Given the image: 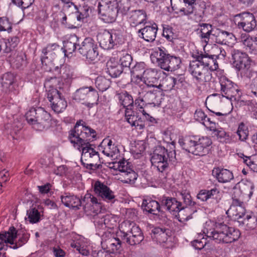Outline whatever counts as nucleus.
Listing matches in <instances>:
<instances>
[{"label":"nucleus","mask_w":257,"mask_h":257,"mask_svg":"<svg viewBox=\"0 0 257 257\" xmlns=\"http://www.w3.org/2000/svg\"><path fill=\"white\" fill-rule=\"evenodd\" d=\"M182 199L186 206L193 207L196 203L192 201L191 196L189 193L184 191L180 193Z\"/></svg>","instance_id":"nucleus-61"},{"label":"nucleus","mask_w":257,"mask_h":257,"mask_svg":"<svg viewBox=\"0 0 257 257\" xmlns=\"http://www.w3.org/2000/svg\"><path fill=\"white\" fill-rule=\"evenodd\" d=\"M208 200L209 199H215L216 202L220 199L221 196L220 191L216 187H214L210 190H207Z\"/></svg>","instance_id":"nucleus-62"},{"label":"nucleus","mask_w":257,"mask_h":257,"mask_svg":"<svg viewBox=\"0 0 257 257\" xmlns=\"http://www.w3.org/2000/svg\"><path fill=\"white\" fill-rule=\"evenodd\" d=\"M78 40V38L75 35H73L64 42L63 49L65 56H68V55L72 54L75 51Z\"/></svg>","instance_id":"nucleus-39"},{"label":"nucleus","mask_w":257,"mask_h":257,"mask_svg":"<svg viewBox=\"0 0 257 257\" xmlns=\"http://www.w3.org/2000/svg\"><path fill=\"white\" fill-rule=\"evenodd\" d=\"M159 201L161 206L165 207L170 212H177L182 206L181 202L178 201L175 198L163 196Z\"/></svg>","instance_id":"nucleus-25"},{"label":"nucleus","mask_w":257,"mask_h":257,"mask_svg":"<svg viewBox=\"0 0 257 257\" xmlns=\"http://www.w3.org/2000/svg\"><path fill=\"white\" fill-rule=\"evenodd\" d=\"M144 239L143 233L138 226L135 227L133 231L130 233L122 241L131 245H135L140 243Z\"/></svg>","instance_id":"nucleus-30"},{"label":"nucleus","mask_w":257,"mask_h":257,"mask_svg":"<svg viewBox=\"0 0 257 257\" xmlns=\"http://www.w3.org/2000/svg\"><path fill=\"white\" fill-rule=\"evenodd\" d=\"M107 246L112 252H115L121 248V240L119 238H109L107 241Z\"/></svg>","instance_id":"nucleus-58"},{"label":"nucleus","mask_w":257,"mask_h":257,"mask_svg":"<svg viewBox=\"0 0 257 257\" xmlns=\"http://www.w3.org/2000/svg\"><path fill=\"white\" fill-rule=\"evenodd\" d=\"M58 82L56 77L46 80L44 86L47 91V98L51 103L52 109L56 112H62L67 107V102L62 98L61 93L55 88Z\"/></svg>","instance_id":"nucleus-7"},{"label":"nucleus","mask_w":257,"mask_h":257,"mask_svg":"<svg viewBox=\"0 0 257 257\" xmlns=\"http://www.w3.org/2000/svg\"><path fill=\"white\" fill-rule=\"evenodd\" d=\"M248 132L247 126L243 122L240 123L236 132L239 140L241 141H245L248 138Z\"/></svg>","instance_id":"nucleus-57"},{"label":"nucleus","mask_w":257,"mask_h":257,"mask_svg":"<svg viewBox=\"0 0 257 257\" xmlns=\"http://www.w3.org/2000/svg\"><path fill=\"white\" fill-rule=\"evenodd\" d=\"M144 83L147 88L150 87H156L159 77L158 71L155 69H148L143 76Z\"/></svg>","instance_id":"nucleus-29"},{"label":"nucleus","mask_w":257,"mask_h":257,"mask_svg":"<svg viewBox=\"0 0 257 257\" xmlns=\"http://www.w3.org/2000/svg\"><path fill=\"white\" fill-rule=\"evenodd\" d=\"M27 215L30 223H37L41 220V214L37 209L34 207L30 208L27 211Z\"/></svg>","instance_id":"nucleus-52"},{"label":"nucleus","mask_w":257,"mask_h":257,"mask_svg":"<svg viewBox=\"0 0 257 257\" xmlns=\"http://www.w3.org/2000/svg\"><path fill=\"white\" fill-rule=\"evenodd\" d=\"M186 9L191 15L193 14L196 21H201L204 17L206 5L204 2H200L199 7L185 5Z\"/></svg>","instance_id":"nucleus-37"},{"label":"nucleus","mask_w":257,"mask_h":257,"mask_svg":"<svg viewBox=\"0 0 257 257\" xmlns=\"http://www.w3.org/2000/svg\"><path fill=\"white\" fill-rule=\"evenodd\" d=\"M97 203V199L90 193L86 194L82 200H81V206L83 207L86 212L90 210L93 205L96 204Z\"/></svg>","instance_id":"nucleus-47"},{"label":"nucleus","mask_w":257,"mask_h":257,"mask_svg":"<svg viewBox=\"0 0 257 257\" xmlns=\"http://www.w3.org/2000/svg\"><path fill=\"white\" fill-rule=\"evenodd\" d=\"M175 77L167 76L164 78L162 83L159 84L157 88L165 91H169L172 90L175 86Z\"/></svg>","instance_id":"nucleus-46"},{"label":"nucleus","mask_w":257,"mask_h":257,"mask_svg":"<svg viewBox=\"0 0 257 257\" xmlns=\"http://www.w3.org/2000/svg\"><path fill=\"white\" fill-rule=\"evenodd\" d=\"M125 117L131 125L135 126L136 129L142 130L145 128V121L137 112L133 111L131 108H126L125 110Z\"/></svg>","instance_id":"nucleus-21"},{"label":"nucleus","mask_w":257,"mask_h":257,"mask_svg":"<svg viewBox=\"0 0 257 257\" xmlns=\"http://www.w3.org/2000/svg\"><path fill=\"white\" fill-rule=\"evenodd\" d=\"M234 23L239 29L246 32H250L256 26V22L253 15L250 13H242L234 16Z\"/></svg>","instance_id":"nucleus-14"},{"label":"nucleus","mask_w":257,"mask_h":257,"mask_svg":"<svg viewBox=\"0 0 257 257\" xmlns=\"http://www.w3.org/2000/svg\"><path fill=\"white\" fill-rule=\"evenodd\" d=\"M158 27L156 24L152 26H146L144 28L139 30V36L147 42H153L156 37Z\"/></svg>","instance_id":"nucleus-26"},{"label":"nucleus","mask_w":257,"mask_h":257,"mask_svg":"<svg viewBox=\"0 0 257 257\" xmlns=\"http://www.w3.org/2000/svg\"><path fill=\"white\" fill-rule=\"evenodd\" d=\"M96 87L101 91L107 90L110 86V81L104 77H97L95 82Z\"/></svg>","instance_id":"nucleus-55"},{"label":"nucleus","mask_w":257,"mask_h":257,"mask_svg":"<svg viewBox=\"0 0 257 257\" xmlns=\"http://www.w3.org/2000/svg\"><path fill=\"white\" fill-rule=\"evenodd\" d=\"M137 225L135 222L130 220H124L119 225V231L117 232V236L122 241L127 235H130L134 228L137 227Z\"/></svg>","instance_id":"nucleus-32"},{"label":"nucleus","mask_w":257,"mask_h":257,"mask_svg":"<svg viewBox=\"0 0 257 257\" xmlns=\"http://www.w3.org/2000/svg\"><path fill=\"white\" fill-rule=\"evenodd\" d=\"M94 222L97 224L101 227L104 225L107 228H113V225L116 223L115 217L111 214H105L99 212L94 216Z\"/></svg>","instance_id":"nucleus-22"},{"label":"nucleus","mask_w":257,"mask_h":257,"mask_svg":"<svg viewBox=\"0 0 257 257\" xmlns=\"http://www.w3.org/2000/svg\"><path fill=\"white\" fill-rule=\"evenodd\" d=\"M146 17L147 15L144 11L135 10L130 13L128 21L131 26L136 27L145 23Z\"/></svg>","instance_id":"nucleus-35"},{"label":"nucleus","mask_w":257,"mask_h":257,"mask_svg":"<svg viewBox=\"0 0 257 257\" xmlns=\"http://www.w3.org/2000/svg\"><path fill=\"white\" fill-rule=\"evenodd\" d=\"M91 144L83 145L80 151H82L81 161L84 166L87 168H92L97 165L100 158L98 152L92 147Z\"/></svg>","instance_id":"nucleus-12"},{"label":"nucleus","mask_w":257,"mask_h":257,"mask_svg":"<svg viewBox=\"0 0 257 257\" xmlns=\"http://www.w3.org/2000/svg\"><path fill=\"white\" fill-rule=\"evenodd\" d=\"M117 0H98V12L100 19L106 23L114 22L118 14Z\"/></svg>","instance_id":"nucleus-8"},{"label":"nucleus","mask_w":257,"mask_h":257,"mask_svg":"<svg viewBox=\"0 0 257 257\" xmlns=\"http://www.w3.org/2000/svg\"><path fill=\"white\" fill-rule=\"evenodd\" d=\"M152 61H156L158 65L167 71H174L180 67L181 60L179 57L171 55L164 47L154 49L151 55Z\"/></svg>","instance_id":"nucleus-3"},{"label":"nucleus","mask_w":257,"mask_h":257,"mask_svg":"<svg viewBox=\"0 0 257 257\" xmlns=\"http://www.w3.org/2000/svg\"><path fill=\"white\" fill-rule=\"evenodd\" d=\"M15 76L13 74L10 72L5 73L2 78V85L6 91L11 90L12 85L14 82Z\"/></svg>","instance_id":"nucleus-50"},{"label":"nucleus","mask_w":257,"mask_h":257,"mask_svg":"<svg viewBox=\"0 0 257 257\" xmlns=\"http://www.w3.org/2000/svg\"><path fill=\"white\" fill-rule=\"evenodd\" d=\"M176 160L175 150L169 151L161 146L155 147L151 159L152 165L160 172L167 170L169 166L175 162Z\"/></svg>","instance_id":"nucleus-5"},{"label":"nucleus","mask_w":257,"mask_h":257,"mask_svg":"<svg viewBox=\"0 0 257 257\" xmlns=\"http://www.w3.org/2000/svg\"><path fill=\"white\" fill-rule=\"evenodd\" d=\"M143 78L141 76H132V83L133 85V90L139 94L144 93V89L147 88L146 84L143 82Z\"/></svg>","instance_id":"nucleus-42"},{"label":"nucleus","mask_w":257,"mask_h":257,"mask_svg":"<svg viewBox=\"0 0 257 257\" xmlns=\"http://www.w3.org/2000/svg\"><path fill=\"white\" fill-rule=\"evenodd\" d=\"M20 42L19 38L18 36H14L6 39L4 42L5 48L3 50L5 53H8L14 52L13 51L18 45Z\"/></svg>","instance_id":"nucleus-49"},{"label":"nucleus","mask_w":257,"mask_h":257,"mask_svg":"<svg viewBox=\"0 0 257 257\" xmlns=\"http://www.w3.org/2000/svg\"><path fill=\"white\" fill-rule=\"evenodd\" d=\"M118 102L125 109L128 107L133 106L134 100L133 97L126 91H123L116 94Z\"/></svg>","instance_id":"nucleus-40"},{"label":"nucleus","mask_w":257,"mask_h":257,"mask_svg":"<svg viewBox=\"0 0 257 257\" xmlns=\"http://www.w3.org/2000/svg\"><path fill=\"white\" fill-rule=\"evenodd\" d=\"M60 75L62 79L67 80L72 78L73 72L70 66L62 65L60 68Z\"/></svg>","instance_id":"nucleus-59"},{"label":"nucleus","mask_w":257,"mask_h":257,"mask_svg":"<svg viewBox=\"0 0 257 257\" xmlns=\"http://www.w3.org/2000/svg\"><path fill=\"white\" fill-rule=\"evenodd\" d=\"M91 12V9L87 5L84 4L80 5L78 10V15L77 16V20L79 21L83 22L87 18Z\"/></svg>","instance_id":"nucleus-51"},{"label":"nucleus","mask_w":257,"mask_h":257,"mask_svg":"<svg viewBox=\"0 0 257 257\" xmlns=\"http://www.w3.org/2000/svg\"><path fill=\"white\" fill-rule=\"evenodd\" d=\"M221 92L223 96L231 99L238 93V89L236 84L224 76L219 79Z\"/></svg>","instance_id":"nucleus-19"},{"label":"nucleus","mask_w":257,"mask_h":257,"mask_svg":"<svg viewBox=\"0 0 257 257\" xmlns=\"http://www.w3.org/2000/svg\"><path fill=\"white\" fill-rule=\"evenodd\" d=\"M163 36L170 42H173V40L175 39V35L173 32V28L169 26L164 27Z\"/></svg>","instance_id":"nucleus-63"},{"label":"nucleus","mask_w":257,"mask_h":257,"mask_svg":"<svg viewBox=\"0 0 257 257\" xmlns=\"http://www.w3.org/2000/svg\"><path fill=\"white\" fill-rule=\"evenodd\" d=\"M189 71L196 82L201 85L210 81L212 77L211 72L204 68L199 59L190 61Z\"/></svg>","instance_id":"nucleus-9"},{"label":"nucleus","mask_w":257,"mask_h":257,"mask_svg":"<svg viewBox=\"0 0 257 257\" xmlns=\"http://www.w3.org/2000/svg\"><path fill=\"white\" fill-rule=\"evenodd\" d=\"M8 59L11 65L17 69L21 68L26 63V55L22 51L12 52Z\"/></svg>","instance_id":"nucleus-31"},{"label":"nucleus","mask_w":257,"mask_h":257,"mask_svg":"<svg viewBox=\"0 0 257 257\" xmlns=\"http://www.w3.org/2000/svg\"><path fill=\"white\" fill-rule=\"evenodd\" d=\"M212 174L221 183L229 182L233 179V175L231 171L220 167L214 168L212 170Z\"/></svg>","instance_id":"nucleus-24"},{"label":"nucleus","mask_w":257,"mask_h":257,"mask_svg":"<svg viewBox=\"0 0 257 257\" xmlns=\"http://www.w3.org/2000/svg\"><path fill=\"white\" fill-rule=\"evenodd\" d=\"M142 207L144 211H146L149 213L153 215H158L159 212H162L161 204L154 200L146 199L144 200Z\"/></svg>","instance_id":"nucleus-34"},{"label":"nucleus","mask_w":257,"mask_h":257,"mask_svg":"<svg viewBox=\"0 0 257 257\" xmlns=\"http://www.w3.org/2000/svg\"><path fill=\"white\" fill-rule=\"evenodd\" d=\"M147 69V65L145 62H137L136 64L131 68V76L143 77Z\"/></svg>","instance_id":"nucleus-48"},{"label":"nucleus","mask_w":257,"mask_h":257,"mask_svg":"<svg viewBox=\"0 0 257 257\" xmlns=\"http://www.w3.org/2000/svg\"><path fill=\"white\" fill-rule=\"evenodd\" d=\"M241 225H244L246 229H253L257 225V217L252 213L246 214L243 220H238Z\"/></svg>","instance_id":"nucleus-41"},{"label":"nucleus","mask_w":257,"mask_h":257,"mask_svg":"<svg viewBox=\"0 0 257 257\" xmlns=\"http://www.w3.org/2000/svg\"><path fill=\"white\" fill-rule=\"evenodd\" d=\"M118 13H120L122 15H126L130 7V4L128 0H119L117 2Z\"/></svg>","instance_id":"nucleus-60"},{"label":"nucleus","mask_w":257,"mask_h":257,"mask_svg":"<svg viewBox=\"0 0 257 257\" xmlns=\"http://www.w3.org/2000/svg\"><path fill=\"white\" fill-rule=\"evenodd\" d=\"M243 45L246 49L253 54H257V37L248 35L245 39L242 40Z\"/></svg>","instance_id":"nucleus-45"},{"label":"nucleus","mask_w":257,"mask_h":257,"mask_svg":"<svg viewBox=\"0 0 257 257\" xmlns=\"http://www.w3.org/2000/svg\"><path fill=\"white\" fill-rule=\"evenodd\" d=\"M98 93L92 87H84L77 89L74 94L73 99L77 101H97Z\"/></svg>","instance_id":"nucleus-18"},{"label":"nucleus","mask_w":257,"mask_h":257,"mask_svg":"<svg viewBox=\"0 0 257 257\" xmlns=\"http://www.w3.org/2000/svg\"><path fill=\"white\" fill-rule=\"evenodd\" d=\"M179 143L186 151L194 155L203 156L212 142L209 137L190 136L179 140Z\"/></svg>","instance_id":"nucleus-4"},{"label":"nucleus","mask_w":257,"mask_h":257,"mask_svg":"<svg viewBox=\"0 0 257 257\" xmlns=\"http://www.w3.org/2000/svg\"><path fill=\"white\" fill-rule=\"evenodd\" d=\"M161 91L157 90H148L147 88L144 89V93L139 94L140 97H142V102H144L145 104L154 105L159 104L160 103L158 99V94H160Z\"/></svg>","instance_id":"nucleus-28"},{"label":"nucleus","mask_w":257,"mask_h":257,"mask_svg":"<svg viewBox=\"0 0 257 257\" xmlns=\"http://www.w3.org/2000/svg\"><path fill=\"white\" fill-rule=\"evenodd\" d=\"M82 121L79 120L76 122L74 128L69 132L68 136L69 141L78 150H80L83 145L90 144L96 138L95 131L85 126V122L81 123Z\"/></svg>","instance_id":"nucleus-2"},{"label":"nucleus","mask_w":257,"mask_h":257,"mask_svg":"<svg viewBox=\"0 0 257 257\" xmlns=\"http://www.w3.org/2000/svg\"><path fill=\"white\" fill-rule=\"evenodd\" d=\"M213 37L217 43L229 45L232 43L234 36L232 33L215 29L213 33Z\"/></svg>","instance_id":"nucleus-23"},{"label":"nucleus","mask_w":257,"mask_h":257,"mask_svg":"<svg viewBox=\"0 0 257 257\" xmlns=\"http://www.w3.org/2000/svg\"><path fill=\"white\" fill-rule=\"evenodd\" d=\"M12 29V24L7 18H0V31L10 32Z\"/></svg>","instance_id":"nucleus-64"},{"label":"nucleus","mask_w":257,"mask_h":257,"mask_svg":"<svg viewBox=\"0 0 257 257\" xmlns=\"http://www.w3.org/2000/svg\"><path fill=\"white\" fill-rule=\"evenodd\" d=\"M256 74V76L251 79L246 89V95L253 98H257V73Z\"/></svg>","instance_id":"nucleus-53"},{"label":"nucleus","mask_w":257,"mask_h":257,"mask_svg":"<svg viewBox=\"0 0 257 257\" xmlns=\"http://www.w3.org/2000/svg\"><path fill=\"white\" fill-rule=\"evenodd\" d=\"M102 144L105 145V147L102 151V153L106 156L112 157L118 151L117 147L114 144L112 143V141L108 139H104L102 141Z\"/></svg>","instance_id":"nucleus-43"},{"label":"nucleus","mask_w":257,"mask_h":257,"mask_svg":"<svg viewBox=\"0 0 257 257\" xmlns=\"http://www.w3.org/2000/svg\"><path fill=\"white\" fill-rule=\"evenodd\" d=\"M97 40L101 48L104 50H110L122 42V36L118 33L104 30L97 34Z\"/></svg>","instance_id":"nucleus-11"},{"label":"nucleus","mask_w":257,"mask_h":257,"mask_svg":"<svg viewBox=\"0 0 257 257\" xmlns=\"http://www.w3.org/2000/svg\"><path fill=\"white\" fill-rule=\"evenodd\" d=\"M197 212L195 207L189 206H181V208L177 211L178 220L179 222L184 223L193 218V214Z\"/></svg>","instance_id":"nucleus-36"},{"label":"nucleus","mask_w":257,"mask_h":257,"mask_svg":"<svg viewBox=\"0 0 257 257\" xmlns=\"http://www.w3.org/2000/svg\"><path fill=\"white\" fill-rule=\"evenodd\" d=\"M25 116L27 122L37 131H41L51 126V115L42 107L31 108Z\"/></svg>","instance_id":"nucleus-6"},{"label":"nucleus","mask_w":257,"mask_h":257,"mask_svg":"<svg viewBox=\"0 0 257 257\" xmlns=\"http://www.w3.org/2000/svg\"><path fill=\"white\" fill-rule=\"evenodd\" d=\"M241 190L234 188L232 194V203L226 214L234 220H241L245 215V209L243 202L240 199Z\"/></svg>","instance_id":"nucleus-10"},{"label":"nucleus","mask_w":257,"mask_h":257,"mask_svg":"<svg viewBox=\"0 0 257 257\" xmlns=\"http://www.w3.org/2000/svg\"><path fill=\"white\" fill-rule=\"evenodd\" d=\"M206 227L203 233L208 238L213 239L216 243H230L239 238L241 233L239 230L229 227L222 223L213 224V227Z\"/></svg>","instance_id":"nucleus-1"},{"label":"nucleus","mask_w":257,"mask_h":257,"mask_svg":"<svg viewBox=\"0 0 257 257\" xmlns=\"http://www.w3.org/2000/svg\"><path fill=\"white\" fill-rule=\"evenodd\" d=\"M111 168L122 173L126 183H134L138 178V174L131 168L130 163L124 159L113 163Z\"/></svg>","instance_id":"nucleus-16"},{"label":"nucleus","mask_w":257,"mask_h":257,"mask_svg":"<svg viewBox=\"0 0 257 257\" xmlns=\"http://www.w3.org/2000/svg\"><path fill=\"white\" fill-rule=\"evenodd\" d=\"M231 56L234 65L238 71L244 74L248 71H250L251 60L246 53L238 50L233 49L231 51Z\"/></svg>","instance_id":"nucleus-15"},{"label":"nucleus","mask_w":257,"mask_h":257,"mask_svg":"<svg viewBox=\"0 0 257 257\" xmlns=\"http://www.w3.org/2000/svg\"><path fill=\"white\" fill-rule=\"evenodd\" d=\"M212 135L216 137L220 142L225 144H230L233 142V136H230L229 134L221 127H218Z\"/></svg>","instance_id":"nucleus-44"},{"label":"nucleus","mask_w":257,"mask_h":257,"mask_svg":"<svg viewBox=\"0 0 257 257\" xmlns=\"http://www.w3.org/2000/svg\"><path fill=\"white\" fill-rule=\"evenodd\" d=\"M78 46L79 53L87 60L92 61L97 58L98 55L97 45L92 38H85L81 45H78Z\"/></svg>","instance_id":"nucleus-13"},{"label":"nucleus","mask_w":257,"mask_h":257,"mask_svg":"<svg viewBox=\"0 0 257 257\" xmlns=\"http://www.w3.org/2000/svg\"><path fill=\"white\" fill-rule=\"evenodd\" d=\"M61 198L62 203L66 207L79 209L81 206V200L75 195L66 193L65 195L61 196Z\"/></svg>","instance_id":"nucleus-38"},{"label":"nucleus","mask_w":257,"mask_h":257,"mask_svg":"<svg viewBox=\"0 0 257 257\" xmlns=\"http://www.w3.org/2000/svg\"><path fill=\"white\" fill-rule=\"evenodd\" d=\"M192 57L194 59H199L204 68L209 69L210 71H215L218 69V64L217 61L219 58L218 55L197 53H193Z\"/></svg>","instance_id":"nucleus-20"},{"label":"nucleus","mask_w":257,"mask_h":257,"mask_svg":"<svg viewBox=\"0 0 257 257\" xmlns=\"http://www.w3.org/2000/svg\"><path fill=\"white\" fill-rule=\"evenodd\" d=\"M107 73L112 78L118 77L123 69L118 62L113 58H110L106 63Z\"/></svg>","instance_id":"nucleus-33"},{"label":"nucleus","mask_w":257,"mask_h":257,"mask_svg":"<svg viewBox=\"0 0 257 257\" xmlns=\"http://www.w3.org/2000/svg\"><path fill=\"white\" fill-rule=\"evenodd\" d=\"M200 27L199 37L202 43L207 45L209 41L211 36L213 37V33L215 29H213L212 25L207 23L199 24Z\"/></svg>","instance_id":"nucleus-27"},{"label":"nucleus","mask_w":257,"mask_h":257,"mask_svg":"<svg viewBox=\"0 0 257 257\" xmlns=\"http://www.w3.org/2000/svg\"><path fill=\"white\" fill-rule=\"evenodd\" d=\"M166 229L160 227H156L152 230V233L155 235L154 237L160 242H165L167 240L168 235L166 232Z\"/></svg>","instance_id":"nucleus-54"},{"label":"nucleus","mask_w":257,"mask_h":257,"mask_svg":"<svg viewBox=\"0 0 257 257\" xmlns=\"http://www.w3.org/2000/svg\"><path fill=\"white\" fill-rule=\"evenodd\" d=\"M93 190L97 196L101 198L103 201L107 202H114V192L101 182L96 181L93 185Z\"/></svg>","instance_id":"nucleus-17"},{"label":"nucleus","mask_w":257,"mask_h":257,"mask_svg":"<svg viewBox=\"0 0 257 257\" xmlns=\"http://www.w3.org/2000/svg\"><path fill=\"white\" fill-rule=\"evenodd\" d=\"M243 162L252 171L257 172V154L250 157L243 156Z\"/></svg>","instance_id":"nucleus-56"}]
</instances>
